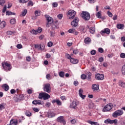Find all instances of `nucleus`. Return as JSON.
Segmentation results:
<instances>
[{
    "label": "nucleus",
    "instance_id": "de8ad7c7",
    "mask_svg": "<svg viewBox=\"0 0 125 125\" xmlns=\"http://www.w3.org/2000/svg\"><path fill=\"white\" fill-rule=\"evenodd\" d=\"M74 32H75V29H74V28L70 29L68 30V33H70V34H72V33H73Z\"/></svg>",
    "mask_w": 125,
    "mask_h": 125
},
{
    "label": "nucleus",
    "instance_id": "393cba45",
    "mask_svg": "<svg viewBox=\"0 0 125 125\" xmlns=\"http://www.w3.org/2000/svg\"><path fill=\"white\" fill-rule=\"evenodd\" d=\"M104 124H109L110 125H111L112 120H111V119H107L104 121Z\"/></svg>",
    "mask_w": 125,
    "mask_h": 125
},
{
    "label": "nucleus",
    "instance_id": "a19ab883",
    "mask_svg": "<svg viewBox=\"0 0 125 125\" xmlns=\"http://www.w3.org/2000/svg\"><path fill=\"white\" fill-rule=\"evenodd\" d=\"M96 0H88L89 3H91V4L95 3L96 2Z\"/></svg>",
    "mask_w": 125,
    "mask_h": 125
},
{
    "label": "nucleus",
    "instance_id": "774afa93",
    "mask_svg": "<svg viewBox=\"0 0 125 125\" xmlns=\"http://www.w3.org/2000/svg\"><path fill=\"white\" fill-rule=\"evenodd\" d=\"M11 6H12V3L8 2L7 8H10Z\"/></svg>",
    "mask_w": 125,
    "mask_h": 125
},
{
    "label": "nucleus",
    "instance_id": "0eeeda50",
    "mask_svg": "<svg viewBox=\"0 0 125 125\" xmlns=\"http://www.w3.org/2000/svg\"><path fill=\"white\" fill-rule=\"evenodd\" d=\"M76 11L73 10H70L69 11H68L67 15H70V16H71L69 17V19L72 20L74 19L75 18V16L76 14Z\"/></svg>",
    "mask_w": 125,
    "mask_h": 125
},
{
    "label": "nucleus",
    "instance_id": "4d7b16f0",
    "mask_svg": "<svg viewBox=\"0 0 125 125\" xmlns=\"http://www.w3.org/2000/svg\"><path fill=\"white\" fill-rule=\"evenodd\" d=\"M107 15H108V16L109 17H113V14H112V13L110 12V11H108L107 12Z\"/></svg>",
    "mask_w": 125,
    "mask_h": 125
},
{
    "label": "nucleus",
    "instance_id": "cd10ccee",
    "mask_svg": "<svg viewBox=\"0 0 125 125\" xmlns=\"http://www.w3.org/2000/svg\"><path fill=\"white\" fill-rule=\"evenodd\" d=\"M34 47L35 48H38L39 50H41V48H42V45H40L39 44H34Z\"/></svg>",
    "mask_w": 125,
    "mask_h": 125
},
{
    "label": "nucleus",
    "instance_id": "dca6fc26",
    "mask_svg": "<svg viewBox=\"0 0 125 125\" xmlns=\"http://www.w3.org/2000/svg\"><path fill=\"white\" fill-rule=\"evenodd\" d=\"M70 61L72 64H78V63H79V60H78V59H76L73 58L70 59Z\"/></svg>",
    "mask_w": 125,
    "mask_h": 125
},
{
    "label": "nucleus",
    "instance_id": "aec40b11",
    "mask_svg": "<svg viewBox=\"0 0 125 125\" xmlns=\"http://www.w3.org/2000/svg\"><path fill=\"white\" fill-rule=\"evenodd\" d=\"M5 26H6V23L5 22V21H2L0 23V28H1V29H3V28H4Z\"/></svg>",
    "mask_w": 125,
    "mask_h": 125
},
{
    "label": "nucleus",
    "instance_id": "e2e57ef3",
    "mask_svg": "<svg viewBox=\"0 0 125 125\" xmlns=\"http://www.w3.org/2000/svg\"><path fill=\"white\" fill-rule=\"evenodd\" d=\"M16 92V91L14 89H12L10 90V93L11 94H14Z\"/></svg>",
    "mask_w": 125,
    "mask_h": 125
},
{
    "label": "nucleus",
    "instance_id": "09e8293b",
    "mask_svg": "<svg viewBox=\"0 0 125 125\" xmlns=\"http://www.w3.org/2000/svg\"><path fill=\"white\" fill-rule=\"evenodd\" d=\"M58 18H59V19H62V18H63V15L62 14H60L57 16Z\"/></svg>",
    "mask_w": 125,
    "mask_h": 125
},
{
    "label": "nucleus",
    "instance_id": "b1692460",
    "mask_svg": "<svg viewBox=\"0 0 125 125\" xmlns=\"http://www.w3.org/2000/svg\"><path fill=\"white\" fill-rule=\"evenodd\" d=\"M89 32L91 34H94L95 33V28L94 27L89 28Z\"/></svg>",
    "mask_w": 125,
    "mask_h": 125
},
{
    "label": "nucleus",
    "instance_id": "0e129e2a",
    "mask_svg": "<svg viewBox=\"0 0 125 125\" xmlns=\"http://www.w3.org/2000/svg\"><path fill=\"white\" fill-rule=\"evenodd\" d=\"M58 101V99H54L52 101V103H53V104H54V103H57Z\"/></svg>",
    "mask_w": 125,
    "mask_h": 125
},
{
    "label": "nucleus",
    "instance_id": "338daca9",
    "mask_svg": "<svg viewBox=\"0 0 125 125\" xmlns=\"http://www.w3.org/2000/svg\"><path fill=\"white\" fill-rule=\"evenodd\" d=\"M6 15H8V16H9V15H11V12L7 11L6 12Z\"/></svg>",
    "mask_w": 125,
    "mask_h": 125
},
{
    "label": "nucleus",
    "instance_id": "e433bc0d",
    "mask_svg": "<svg viewBox=\"0 0 125 125\" xmlns=\"http://www.w3.org/2000/svg\"><path fill=\"white\" fill-rule=\"evenodd\" d=\"M3 109H4V104H0V111L3 110Z\"/></svg>",
    "mask_w": 125,
    "mask_h": 125
},
{
    "label": "nucleus",
    "instance_id": "f704fd0d",
    "mask_svg": "<svg viewBox=\"0 0 125 125\" xmlns=\"http://www.w3.org/2000/svg\"><path fill=\"white\" fill-rule=\"evenodd\" d=\"M27 1H29V0H20L19 2L20 3H26V2H27Z\"/></svg>",
    "mask_w": 125,
    "mask_h": 125
},
{
    "label": "nucleus",
    "instance_id": "f3484780",
    "mask_svg": "<svg viewBox=\"0 0 125 125\" xmlns=\"http://www.w3.org/2000/svg\"><path fill=\"white\" fill-rule=\"evenodd\" d=\"M76 107H77V102L74 101L70 105V108H72V109H75Z\"/></svg>",
    "mask_w": 125,
    "mask_h": 125
},
{
    "label": "nucleus",
    "instance_id": "864d4df0",
    "mask_svg": "<svg viewBox=\"0 0 125 125\" xmlns=\"http://www.w3.org/2000/svg\"><path fill=\"white\" fill-rule=\"evenodd\" d=\"M57 104L59 106H61L62 105V103H61V101L58 100V101L57 102Z\"/></svg>",
    "mask_w": 125,
    "mask_h": 125
},
{
    "label": "nucleus",
    "instance_id": "8fccbe9b",
    "mask_svg": "<svg viewBox=\"0 0 125 125\" xmlns=\"http://www.w3.org/2000/svg\"><path fill=\"white\" fill-rule=\"evenodd\" d=\"M65 56L67 58V59H69V60H71L72 57H71V55H70L69 54H66Z\"/></svg>",
    "mask_w": 125,
    "mask_h": 125
},
{
    "label": "nucleus",
    "instance_id": "603ef678",
    "mask_svg": "<svg viewBox=\"0 0 125 125\" xmlns=\"http://www.w3.org/2000/svg\"><path fill=\"white\" fill-rule=\"evenodd\" d=\"M98 51L99 52H100V53H103V52H104V50H103V48H99Z\"/></svg>",
    "mask_w": 125,
    "mask_h": 125
},
{
    "label": "nucleus",
    "instance_id": "58836bf2",
    "mask_svg": "<svg viewBox=\"0 0 125 125\" xmlns=\"http://www.w3.org/2000/svg\"><path fill=\"white\" fill-rule=\"evenodd\" d=\"M27 10L25 9L22 12L21 15H22V16H25L26 14H27Z\"/></svg>",
    "mask_w": 125,
    "mask_h": 125
},
{
    "label": "nucleus",
    "instance_id": "2f4dec72",
    "mask_svg": "<svg viewBox=\"0 0 125 125\" xmlns=\"http://www.w3.org/2000/svg\"><path fill=\"white\" fill-rule=\"evenodd\" d=\"M36 31L37 34H40L42 32V29L41 27H39L38 29H37Z\"/></svg>",
    "mask_w": 125,
    "mask_h": 125
},
{
    "label": "nucleus",
    "instance_id": "bf43d9fd",
    "mask_svg": "<svg viewBox=\"0 0 125 125\" xmlns=\"http://www.w3.org/2000/svg\"><path fill=\"white\" fill-rule=\"evenodd\" d=\"M6 8H7V6L6 5H5L2 10V12L3 13H4L5 11H6Z\"/></svg>",
    "mask_w": 125,
    "mask_h": 125
},
{
    "label": "nucleus",
    "instance_id": "a211bd4d",
    "mask_svg": "<svg viewBox=\"0 0 125 125\" xmlns=\"http://www.w3.org/2000/svg\"><path fill=\"white\" fill-rule=\"evenodd\" d=\"M87 122L88 123V124H90V125H99V124L98 122H93L90 120H88Z\"/></svg>",
    "mask_w": 125,
    "mask_h": 125
},
{
    "label": "nucleus",
    "instance_id": "2eb2a0df",
    "mask_svg": "<svg viewBox=\"0 0 125 125\" xmlns=\"http://www.w3.org/2000/svg\"><path fill=\"white\" fill-rule=\"evenodd\" d=\"M34 105H42V102L40 100H35L32 102Z\"/></svg>",
    "mask_w": 125,
    "mask_h": 125
},
{
    "label": "nucleus",
    "instance_id": "4be33fe9",
    "mask_svg": "<svg viewBox=\"0 0 125 125\" xmlns=\"http://www.w3.org/2000/svg\"><path fill=\"white\" fill-rule=\"evenodd\" d=\"M2 87L3 88H4L5 91H7V90H8V89H9V86H8V85H7L6 84H3L2 85Z\"/></svg>",
    "mask_w": 125,
    "mask_h": 125
},
{
    "label": "nucleus",
    "instance_id": "49530a36",
    "mask_svg": "<svg viewBox=\"0 0 125 125\" xmlns=\"http://www.w3.org/2000/svg\"><path fill=\"white\" fill-rule=\"evenodd\" d=\"M53 7H57L58 6V3L56 2H53L52 3Z\"/></svg>",
    "mask_w": 125,
    "mask_h": 125
},
{
    "label": "nucleus",
    "instance_id": "9d476101",
    "mask_svg": "<svg viewBox=\"0 0 125 125\" xmlns=\"http://www.w3.org/2000/svg\"><path fill=\"white\" fill-rule=\"evenodd\" d=\"M95 79L98 80V81H102L104 80V75L98 73L95 75Z\"/></svg>",
    "mask_w": 125,
    "mask_h": 125
},
{
    "label": "nucleus",
    "instance_id": "9b49d317",
    "mask_svg": "<svg viewBox=\"0 0 125 125\" xmlns=\"http://www.w3.org/2000/svg\"><path fill=\"white\" fill-rule=\"evenodd\" d=\"M57 122H58V123H62V124L63 125H66V121L64 119V117H63V116H60V117H59L57 119Z\"/></svg>",
    "mask_w": 125,
    "mask_h": 125
},
{
    "label": "nucleus",
    "instance_id": "20e7f679",
    "mask_svg": "<svg viewBox=\"0 0 125 125\" xmlns=\"http://www.w3.org/2000/svg\"><path fill=\"white\" fill-rule=\"evenodd\" d=\"M2 67H3L4 70L5 71H10L11 70V65L6 62H2L1 63Z\"/></svg>",
    "mask_w": 125,
    "mask_h": 125
},
{
    "label": "nucleus",
    "instance_id": "4468645a",
    "mask_svg": "<svg viewBox=\"0 0 125 125\" xmlns=\"http://www.w3.org/2000/svg\"><path fill=\"white\" fill-rule=\"evenodd\" d=\"M58 23V22L56 21L55 22L52 23L51 28L52 30H56V29H58V28H59Z\"/></svg>",
    "mask_w": 125,
    "mask_h": 125
},
{
    "label": "nucleus",
    "instance_id": "37998d69",
    "mask_svg": "<svg viewBox=\"0 0 125 125\" xmlns=\"http://www.w3.org/2000/svg\"><path fill=\"white\" fill-rule=\"evenodd\" d=\"M31 33L33 35H37V34H38V33L37 32V30H34V29L31 31Z\"/></svg>",
    "mask_w": 125,
    "mask_h": 125
},
{
    "label": "nucleus",
    "instance_id": "423d86ee",
    "mask_svg": "<svg viewBox=\"0 0 125 125\" xmlns=\"http://www.w3.org/2000/svg\"><path fill=\"white\" fill-rule=\"evenodd\" d=\"M112 108L113 104H108L104 107L103 112H109V111L112 110Z\"/></svg>",
    "mask_w": 125,
    "mask_h": 125
},
{
    "label": "nucleus",
    "instance_id": "680f3d73",
    "mask_svg": "<svg viewBox=\"0 0 125 125\" xmlns=\"http://www.w3.org/2000/svg\"><path fill=\"white\" fill-rule=\"evenodd\" d=\"M17 47L19 49H21V48H22V45L21 44H18L17 45Z\"/></svg>",
    "mask_w": 125,
    "mask_h": 125
},
{
    "label": "nucleus",
    "instance_id": "5701e85b",
    "mask_svg": "<svg viewBox=\"0 0 125 125\" xmlns=\"http://www.w3.org/2000/svg\"><path fill=\"white\" fill-rule=\"evenodd\" d=\"M18 124V121H17V120H12L10 122V125H17Z\"/></svg>",
    "mask_w": 125,
    "mask_h": 125
},
{
    "label": "nucleus",
    "instance_id": "69168bd1",
    "mask_svg": "<svg viewBox=\"0 0 125 125\" xmlns=\"http://www.w3.org/2000/svg\"><path fill=\"white\" fill-rule=\"evenodd\" d=\"M73 53H74V54H77L78 50L77 49H75L73 50Z\"/></svg>",
    "mask_w": 125,
    "mask_h": 125
},
{
    "label": "nucleus",
    "instance_id": "7ed1b4c3",
    "mask_svg": "<svg viewBox=\"0 0 125 125\" xmlns=\"http://www.w3.org/2000/svg\"><path fill=\"white\" fill-rule=\"evenodd\" d=\"M39 99H43V100H47L50 98V95L46 93H41L39 96Z\"/></svg>",
    "mask_w": 125,
    "mask_h": 125
},
{
    "label": "nucleus",
    "instance_id": "412c9836",
    "mask_svg": "<svg viewBox=\"0 0 125 125\" xmlns=\"http://www.w3.org/2000/svg\"><path fill=\"white\" fill-rule=\"evenodd\" d=\"M119 85L120 86H121V87H124L125 88V83L123 82L122 80H120L119 81Z\"/></svg>",
    "mask_w": 125,
    "mask_h": 125
},
{
    "label": "nucleus",
    "instance_id": "473e14b6",
    "mask_svg": "<svg viewBox=\"0 0 125 125\" xmlns=\"http://www.w3.org/2000/svg\"><path fill=\"white\" fill-rule=\"evenodd\" d=\"M87 77V76L85 74H82L81 76V78L82 80H85L86 79Z\"/></svg>",
    "mask_w": 125,
    "mask_h": 125
},
{
    "label": "nucleus",
    "instance_id": "1a4fd4ad",
    "mask_svg": "<svg viewBox=\"0 0 125 125\" xmlns=\"http://www.w3.org/2000/svg\"><path fill=\"white\" fill-rule=\"evenodd\" d=\"M79 18L78 17H76L73 21L71 22V26H72V27H78V26H79Z\"/></svg>",
    "mask_w": 125,
    "mask_h": 125
},
{
    "label": "nucleus",
    "instance_id": "72a5a7b5",
    "mask_svg": "<svg viewBox=\"0 0 125 125\" xmlns=\"http://www.w3.org/2000/svg\"><path fill=\"white\" fill-rule=\"evenodd\" d=\"M96 16L98 18H101V12H98L96 14Z\"/></svg>",
    "mask_w": 125,
    "mask_h": 125
},
{
    "label": "nucleus",
    "instance_id": "39448f33",
    "mask_svg": "<svg viewBox=\"0 0 125 125\" xmlns=\"http://www.w3.org/2000/svg\"><path fill=\"white\" fill-rule=\"evenodd\" d=\"M45 17L47 21V24H46V27L49 28L50 27L51 24L53 22V19L50 17L48 15H45Z\"/></svg>",
    "mask_w": 125,
    "mask_h": 125
},
{
    "label": "nucleus",
    "instance_id": "6e6552de",
    "mask_svg": "<svg viewBox=\"0 0 125 125\" xmlns=\"http://www.w3.org/2000/svg\"><path fill=\"white\" fill-rule=\"evenodd\" d=\"M43 90L45 91V92H47V93H50L51 91V88L50 87V84L47 83L45 84L43 87Z\"/></svg>",
    "mask_w": 125,
    "mask_h": 125
},
{
    "label": "nucleus",
    "instance_id": "f257e3e1",
    "mask_svg": "<svg viewBox=\"0 0 125 125\" xmlns=\"http://www.w3.org/2000/svg\"><path fill=\"white\" fill-rule=\"evenodd\" d=\"M81 17L85 21H88L90 19V14L86 11H83L81 13Z\"/></svg>",
    "mask_w": 125,
    "mask_h": 125
},
{
    "label": "nucleus",
    "instance_id": "79ce46f5",
    "mask_svg": "<svg viewBox=\"0 0 125 125\" xmlns=\"http://www.w3.org/2000/svg\"><path fill=\"white\" fill-rule=\"evenodd\" d=\"M118 123V120L114 119L113 120H111V125H113V124H116Z\"/></svg>",
    "mask_w": 125,
    "mask_h": 125
},
{
    "label": "nucleus",
    "instance_id": "c85d7f7f",
    "mask_svg": "<svg viewBox=\"0 0 125 125\" xmlns=\"http://www.w3.org/2000/svg\"><path fill=\"white\" fill-rule=\"evenodd\" d=\"M59 76H60L61 78H64L65 73L63 71H61L59 73Z\"/></svg>",
    "mask_w": 125,
    "mask_h": 125
},
{
    "label": "nucleus",
    "instance_id": "6ab92c4d",
    "mask_svg": "<svg viewBox=\"0 0 125 125\" xmlns=\"http://www.w3.org/2000/svg\"><path fill=\"white\" fill-rule=\"evenodd\" d=\"M84 42L86 44H89L91 42V39L89 38H86L84 39Z\"/></svg>",
    "mask_w": 125,
    "mask_h": 125
},
{
    "label": "nucleus",
    "instance_id": "bb28decb",
    "mask_svg": "<svg viewBox=\"0 0 125 125\" xmlns=\"http://www.w3.org/2000/svg\"><path fill=\"white\" fill-rule=\"evenodd\" d=\"M48 118H53V117H55V113L54 112L49 113L48 114Z\"/></svg>",
    "mask_w": 125,
    "mask_h": 125
},
{
    "label": "nucleus",
    "instance_id": "3c124183",
    "mask_svg": "<svg viewBox=\"0 0 125 125\" xmlns=\"http://www.w3.org/2000/svg\"><path fill=\"white\" fill-rule=\"evenodd\" d=\"M90 53L91 55H95V54H96V51H95V50H93L91 51Z\"/></svg>",
    "mask_w": 125,
    "mask_h": 125
},
{
    "label": "nucleus",
    "instance_id": "f03ea898",
    "mask_svg": "<svg viewBox=\"0 0 125 125\" xmlns=\"http://www.w3.org/2000/svg\"><path fill=\"white\" fill-rule=\"evenodd\" d=\"M124 114V111L122 109H119L115 111L112 113V117L113 118H118V117H121Z\"/></svg>",
    "mask_w": 125,
    "mask_h": 125
},
{
    "label": "nucleus",
    "instance_id": "a878e982",
    "mask_svg": "<svg viewBox=\"0 0 125 125\" xmlns=\"http://www.w3.org/2000/svg\"><path fill=\"white\" fill-rule=\"evenodd\" d=\"M25 114L27 117H31L32 116V113L29 110L25 111Z\"/></svg>",
    "mask_w": 125,
    "mask_h": 125
},
{
    "label": "nucleus",
    "instance_id": "6e6d98bb",
    "mask_svg": "<svg viewBox=\"0 0 125 125\" xmlns=\"http://www.w3.org/2000/svg\"><path fill=\"white\" fill-rule=\"evenodd\" d=\"M53 45V43L51 42H49L48 43V46L49 47H51V46H52V45Z\"/></svg>",
    "mask_w": 125,
    "mask_h": 125
},
{
    "label": "nucleus",
    "instance_id": "c03bdc74",
    "mask_svg": "<svg viewBox=\"0 0 125 125\" xmlns=\"http://www.w3.org/2000/svg\"><path fill=\"white\" fill-rule=\"evenodd\" d=\"M51 105V104L49 102H47L45 104V106L47 108H48V107H50Z\"/></svg>",
    "mask_w": 125,
    "mask_h": 125
},
{
    "label": "nucleus",
    "instance_id": "13d9d810",
    "mask_svg": "<svg viewBox=\"0 0 125 125\" xmlns=\"http://www.w3.org/2000/svg\"><path fill=\"white\" fill-rule=\"evenodd\" d=\"M32 109H33V111H34V112H39V111H40V108L33 107Z\"/></svg>",
    "mask_w": 125,
    "mask_h": 125
},
{
    "label": "nucleus",
    "instance_id": "ea45409f",
    "mask_svg": "<svg viewBox=\"0 0 125 125\" xmlns=\"http://www.w3.org/2000/svg\"><path fill=\"white\" fill-rule=\"evenodd\" d=\"M35 16H36V17H37V16H40V11H38V10L35 11Z\"/></svg>",
    "mask_w": 125,
    "mask_h": 125
},
{
    "label": "nucleus",
    "instance_id": "7c9ffc66",
    "mask_svg": "<svg viewBox=\"0 0 125 125\" xmlns=\"http://www.w3.org/2000/svg\"><path fill=\"white\" fill-rule=\"evenodd\" d=\"M117 27L118 28V29H124V24H118L117 25Z\"/></svg>",
    "mask_w": 125,
    "mask_h": 125
},
{
    "label": "nucleus",
    "instance_id": "052dcab7",
    "mask_svg": "<svg viewBox=\"0 0 125 125\" xmlns=\"http://www.w3.org/2000/svg\"><path fill=\"white\" fill-rule=\"evenodd\" d=\"M120 57L121 58H125V53H122L120 54Z\"/></svg>",
    "mask_w": 125,
    "mask_h": 125
},
{
    "label": "nucleus",
    "instance_id": "c9c22d12",
    "mask_svg": "<svg viewBox=\"0 0 125 125\" xmlns=\"http://www.w3.org/2000/svg\"><path fill=\"white\" fill-rule=\"evenodd\" d=\"M27 5L28 6H33V5H34V3L32 0H29Z\"/></svg>",
    "mask_w": 125,
    "mask_h": 125
},
{
    "label": "nucleus",
    "instance_id": "ddd939ff",
    "mask_svg": "<svg viewBox=\"0 0 125 125\" xmlns=\"http://www.w3.org/2000/svg\"><path fill=\"white\" fill-rule=\"evenodd\" d=\"M104 34H107V35L110 34V29L105 28L101 31V35H104Z\"/></svg>",
    "mask_w": 125,
    "mask_h": 125
},
{
    "label": "nucleus",
    "instance_id": "c756f323",
    "mask_svg": "<svg viewBox=\"0 0 125 125\" xmlns=\"http://www.w3.org/2000/svg\"><path fill=\"white\" fill-rule=\"evenodd\" d=\"M10 24H11L12 25H13L14 24H15V23H16V19H12L10 20Z\"/></svg>",
    "mask_w": 125,
    "mask_h": 125
},
{
    "label": "nucleus",
    "instance_id": "4c0bfd02",
    "mask_svg": "<svg viewBox=\"0 0 125 125\" xmlns=\"http://www.w3.org/2000/svg\"><path fill=\"white\" fill-rule=\"evenodd\" d=\"M83 92V89H82V88H80V89L79 90V96H81V95H82Z\"/></svg>",
    "mask_w": 125,
    "mask_h": 125
},
{
    "label": "nucleus",
    "instance_id": "a18cd8bd",
    "mask_svg": "<svg viewBox=\"0 0 125 125\" xmlns=\"http://www.w3.org/2000/svg\"><path fill=\"white\" fill-rule=\"evenodd\" d=\"M70 122L72 124V125H75V124L77 123V120H76L75 119H72L70 121Z\"/></svg>",
    "mask_w": 125,
    "mask_h": 125
},
{
    "label": "nucleus",
    "instance_id": "f8f14e48",
    "mask_svg": "<svg viewBox=\"0 0 125 125\" xmlns=\"http://www.w3.org/2000/svg\"><path fill=\"white\" fill-rule=\"evenodd\" d=\"M92 88L94 92H98L99 91V85L94 84L92 85Z\"/></svg>",
    "mask_w": 125,
    "mask_h": 125
},
{
    "label": "nucleus",
    "instance_id": "5fc2aeb1",
    "mask_svg": "<svg viewBox=\"0 0 125 125\" xmlns=\"http://www.w3.org/2000/svg\"><path fill=\"white\" fill-rule=\"evenodd\" d=\"M4 3H5V0H0V5H3Z\"/></svg>",
    "mask_w": 125,
    "mask_h": 125
}]
</instances>
